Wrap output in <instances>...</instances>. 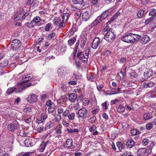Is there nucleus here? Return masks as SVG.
Listing matches in <instances>:
<instances>
[{
  "label": "nucleus",
  "mask_w": 156,
  "mask_h": 156,
  "mask_svg": "<svg viewBox=\"0 0 156 156\" xmlns=\"http://www.w3.org/2000/svg\"><path fill=\"white\" fill-rule=\"evenodd\" d=\"M141 37V36L139 35L129 33L123 36L121 40L126 42L133 44L137 41Z\"/></svg>",
  "instance_id": "f257e3e1"
},
{
  "label": "nucleus",
  "mask_w": 156,
  "mask_h": 156,
  "mask_svg": "<svg viewBox=\"0 0 156 156\" xmlns=\"http://www.w3.org/2000/svg\"><path fill=\"white\" fill-rule=\"evenodd\" d=\"M36 83L35 82H33V83H26V84H22L20 86H19V88H16L14 87L9 88L7 90L6 93L8 95H9L15 91H16V92L17 93H20L24 90L26 88L29 87L31 86L34 85Z\"/></svg>",
  "instance_id": "f03ea898"
},
{
  "label": "nucleus",
  "mask_w": 156,
  "mask_h": 156,
  "mask_svg": "<svg viewBox=\"0 0 156 156\" xmlns=\"http://www.w3.org/2000/svg\"><path fill=\"white\" fill-rule=\"evenodd\" d=\"M111 12V11L109 9L103 12L101 14L98 16L93 22L91 24V26L94 27L102 20L106 19L110 15Z\"/></svg>",
  "instance_id": "7ed1b4c3"
},
{
  "label": "nucleus",
  "mask_w": 156,
  "mask_h": 156,
  "mask_svg": "<svg viewBox=\"0 0 156 156\" xmlns=\"http://www.w3.org/2000/svg\"><path fill=\"white\" fill-rule=\"evenodd\" d=\"M115 31L112 29H110L105 34L104 38L108 42L112 43L115 40Z\"/></svg>",
  "instance_id": "20e7f679"
},
{
  "label": "nucleus",
  "mask_w": 156,
  "mask_h": 156,
  "mask_svg": "<svg viewBox=\"0 0 156 156\" xmlns=\"http://www.w3.org/2000/svg\"><path fill=\"white\" fill-rule=\"evenodd\" d=\"M89 49H86L84 52L80 51L79 50L77 55V57L80 60L84 62L87 61L89 52Z\"/></svg>",
  "instance_id": "39448f33"
},
{
  "label": "nucleus",
  "mask_w": 156,
  "mask_h": 156,
  "mask_svg": "<svg viewBox=\"0 0 156 156\" xmlns=\"http://www.w3.org/2000/svg\"><path fill=\"white\" fill-rule=\"evenodd\" d=\"M10 44L11 49L13 51L18 50L21 46L20 41L17 39H14L11 42Z\"/></svg>",
  "instance_id": "423d86ee"
},
{
  "label": "nucleus",
  "mask_w": 156,
  "mask_h": 156,
  "mask_svg": "<svg viewBox=\"0 0 156 156\" xmlns=\"http://www.w3.org/2000/svg\"><path fill=\"white\" fill-rule=\"evenodd\" d=\"M87 110L85 108H83L79 110L77 114L78 115V117L84 119L87 117Z\"/></svg>",
  "instance_id": "0eeeda50"
},
{
  "label": "nucleus",
  "mask_w": 156,
  "mask_h": 156,
  "mask_svg": "<svg viewBox=\"0 0 156 156\" xmlns=\"http://www.w3.org/2000/svg\"><path fill=\"white\" fill-rule=\"evenodd\" d=\"M17 127L18 122L16 120L14 121L12 123L9 124L7 126L8 130L12 132L15 131Z\"/></svg>",
  "instance_id": "6e6552de"
},
{
  "label": "nucleus",
  "mask_w": 156,
  "mask_h": 156,
  "mask_svg": "<svg viewBox=\"0 0 156 156\" xmlns=\"http://www.w3.org/2000/svg\"><path fill=\"white\" fill-rule=\"evenodd\" d=\"M53 23L55 26H59V28L63 27V24L64 23L62 20L60 18L55 17L53 20Z\"/></svg>",
  "instance_id": "1a4fd4ad"
},
{
  "label": "nucleus",
  "mask_w": 156,
  "mask_h": 156,
  "mask_svg": "<svg viewBox=\"0 0 156 156\" xmlns=\"http://www.w3.org/2000/svg\"><path fill=\"white\" fill-rule=\"evenodd\" d=\"M101 43L100 39L97 37L95 38L91 45L92 48L94 49H96Z\"/></svg>",
  "instance_id": "9d476101"
},
{
  "label": "nucleus",
  "mask_w": 156,
  "mask_h": 156,
  "mask_svg": "<svg viewBox=\"0 0 156 156\" xmlns=\"http://www.w3.org/2000/svg\"><path fill=\"white\" fill-rule=\"evenodd\" d=\"M37 100L36 95L34 94H31L28 96L27 101L29 103H32L35 102Z\"/></svg>",
  "instance_id": "9b49d317"
},
{
  "label": "nucleus",
  "mask_w": 156,
  "mask_h": 156,
  "mask_svg": "<svg viewBox=\"0 0 156 156\" xmlns=\"http://www.w3.org/2000/svg\"><path fill=\"white\" fill-rule=\"evenodd\" d=\"M147 12V11L146 9H141L138 11L137 16L138 18H141L144 16Z\"/></svg>",
  "instance_id": "f8f14e48"
},
{
  "label": "nucleus",
  "mask_w": 156,
  "mask_h": 156,
  "mask_svg": "<svg viewBox=\"0 0 156 156\" xmlns=\"http://www.w3.org/2000/svg\"><path fill=\"white\" fill-rule=\"evenodd\" d=\"M32 77V75L31 74H29L28 75H26L22 77V81L23 84L27 83V82L30 81Z\"/></svg>",
  "instance_id": "ddd939ff"
},
{
  "label": "nucleus",
  "mask_w": 156,
  "mask_h": 156,
  "mask_svg": "<svg viewBox=\"0 0 156 156\" xmlns=\"http://www.w3.org/2000/svg\"><path fill=\"white\" fill-rule=\"evenodd\" d=\"M150 38L149 37L146 35H143L141 39V42L143 44H145L150 41Z\"/></svg>",
  "instance_id": "4468645a"
},
{
  "label": "nucleus",
  "mask_w": 156,
  "mask_h": 156,
  "mask_svg": "<svg viewBox=\"0 0 156 156\" xmlns=\"http://www.w3.org/2000/svg\"><path fill=\"white\" fill-rule=\"evenodd\" d=\"M89 12L88 11H86L82 14V18L83 20L87 21L90 18Z\"/></svg>",
  "instance_id": "2eb2a0df"
},
{
  "label": "nucleus",
  "mask_w": 156,
  "mask_h": 156,
  "mask_svg": "<svg viewBox=\"0 0 156 156\" xmlns=\"http://www.w3.org/2000/svg\"><path fill=\"white\" fill-rule=\"evenodd\" d=\"M135 144V142L133 139H129L126 143L127 147L129 148H131L133 147Z\"/></svg>",
  "instance_id": "dca6fc26"
},
{
  "label": "nucleus",
  "mask_w": 156,
  "mask_h": 156,
  "mask_svg": "<svg viewBox=\"0 0 156 156\" xmlns=\"http://www.w3.org/2000/svg\"><path fill=\"white\" fill-rule=\"evenodd\" d=\"M147 150L145 148H140L137 151V154L138 155H147L146 153Z\"/></svg>",
  "instance_id": "f3484780"
},
{
  "label": "nucleus",
  "mask_w": 156,
  "mask_h": 156,
  "mask_svg": "<svg viewBox=\"0 0 156 156\" xmlns=\"http://www.w3.org/2000/svg\"><path fill=\"white\" fill-rule=\"evenodd\" d=\"M41 18L40 17L38 16H36L34 17L33 19L32 20L35 25L37 26H39L40 25L39 24Z\"/></svg>",
  "instance_id": "a211bd4d"
},
{
  "label": "nucleus",
  "mask_w": 156,
  "mask_h": 156,
  "mask_svg": "<svg viewBox=\"0 0 156 156\" xmlns=\"http://www.w3.org/2000/svg\"><path fill=\"white\" fill-rule=\"evenodd\" d=\"M143 87L144 88H151L153 87L154 85V83L151 82H150L148 83H144L143 84Z\"/></svg>",
  "instance_id": "6ab92c4d"
},
{
  "label": "nucleus",
  "mask_w": 156,
  "mask_h": 156,
  "mask_svg": "<svg viewBox=\"0 0 156 156\" xmlns=\"http://www.w3.org/2000/svg\"><path fill=\"white\" fill-rule=\"evenodd\" d=\"M2 57V56L0 58V63L1 66L4 67L8 65V61L6 60L3 59Z\"/></svg>",
  "instance_id": "aec40b11"
},
{
  "label": "nucleus",
  "mask_w": 156,
  "mask_h": 156,
  "mask_svg": "<svg viewBox=\"0 0 156 156\" xmlns=\"http://www.w3.org/2000/svg\"><path fill=\"white\" fill-rule=\"evenodd\" d=\"M76 99V96L74 93H71L69 96V100L72 102H74Z\"/></svg>",
  "instance_id": "412c9836"
},
{
  "label": "nucleus",
  "mask_w": 156,
  "mask_h": 156,
  "mask_svg": "<svg viewBox=\"0 0 156 156\" xmlns=\"http://www.w3.org/2000/svg\"><path fill=\"white\" fill-rule=\"evenodd\" d=\"M48 115L46 112H44L41 114L40 119H41V120H42L41 122H44L48 118Z\"/></svg>",
  "instance_id": "4be33fe9"
},
{
  "label": "nucleus",
  "mask_w": 156,
  "mask_h": 156,
  "mask_svg": "<svg viewBox=\"0 0 156 156\" xmlns=\"http://www.w3.org/2000/svg\"><path fill=\"white\" fill-rule=\"evenodd\" d=\"M24 143L27 147H31L33 146V143L31 140H30L29 139H26Z\"/></svg>",
  "instance_id": "5701e85b"
},
{
  "label": "nucleus",
  "mask_w": 156,
  "mask_h": 156,
  "mask_svg": "<svg viewBox=\"0 0 156 156\" xmlns=\"http://www.w3.org/2000/svg\"><path fill=\"white\" fill-rule=\"evenodd\" d=\"M152 118V116L150 114V113L146 112L145 113L143 116L144 119L145 120H147L151 119Z\"/></svg>",
  "instance_id": "b1692460"
},
{
  "label": "nucleus",
  "mask_w": 156,
  "mask_h": 156,
  "mask_svg": "<svg viewBox=\"0 0 156 156\" xmlns=\"http://www.w3.org/2000/svg\"><path fill=\"white\" fill-rule=\"evenodd\" d=\"M154 19L153 17H151L145 21V23L146 25L152 24L154 22Z\"/></svg>",
  "instance_id": "393cba45"
},
{
  "label": "nucleus",
  "mask_w": 156,
  "mask_h": 156,
  "mask_svg": "<svg viewBox=\"0 0 156 156\" xmlns=\"http://www.w3.org/2000/svg\"><path fill=\"white\" fill-rule=\"evenodd\" d=\"M69 16V15L68 13H66L63 14L62 16V19L64 23H65L66 21L68 19Z\"/></svg>",
  "instance_id": "a878e982"
},
{
  "label": "nucleus",
  "mask_w": 156,
  "mask_h": 156,
  "mask_svg": "<svg viewBox=\"0 0 156 156\" xmlns=\"http://www.w3.org/2000/svg\"><path fill=\"white\" fill-rule=\"evenodd\" d=\"M73 140L72 139H67L66 144V146L68 147H71L73 145Z\"/></svg>",
  "instance_id": "bb28decb"
},
{
  "label": "nucleus",
  "mask_w": 156,
  "mask_h": 156,
  "mask_svg": "<svg viewBox=\"0 0 156 156\" xmlns=\"http://www.w3.org/2000/svg\"><path fill=\"white\" fill-rule=\"evenodd\" d=\"M149 15L151 16V17H153L155 19V16H156V10L154 9H151L149 12Z\"/></svg>",
  "instance_id": "cd10ccee"
},
{
  "label": "nucleus",
  "mask_w": 156,
  "mask_h": 156,
  "mask_svg": "<svg viewBox=\"0 0 156 156\" xmlns=\"http://www.w3.org/2000/svg\"><path fill=\"white\" fill-rule=\"evenodd\" d=\"M116 145L120 151H121L122 149H123L124 148L123 144L121 142L118 141L117 142Z\"/></svg>",
  "instance_id": "c85d7f7f"
},
{
  "label": "nucleus",
  "mask_w": 156,
  "mask_h": 156,
  "mask_svg": "<svg viewBox=\"0 0 156 156\" xmlns=\"http://www.w3.org/2000/svg\"><path fill=\"white\" fill-rule=\"evenodd\" d=\"M76 40L75 37H72L68 41V43L70 46H71L74 44L76 41Z\"/></svg>",
  "instance_id": "c756f323"
},
{
  "label": "nucleus",
  "mask_w": 156,
  "mask_h": 156,
  "mask_svg": "<svg viewBox=\"0 0 156 156\" xmlns=\"http://www.w3.org/2000/svg\"><path fill=\"white\" fill-rule=\"evenodd\" d=\"M72 2L75 4L82 5L84 3L83 0H72Z\"/></svg>",
  "instance_id": "7c9ffc66"
},
{
  "label": "nucleus",
  "mask_w": 156,
  "mask_h": 156,
  "mask_svg": "<svg viewBox=\"0 0 156 156\" xmlns=\"http://www.w3.org/2000/svg\"><path fill=\"white\" fill-rule=\"evenodd\" d=\"M107 93L109 95H111L119 93H118V92L115 90H109L107 91Z\"/></svg>",
  "instance_id": "2f4dec72"
},
{
  "label": "nucleus",
  "mask_w": 156,
  "mask_h": 156,
  "mask_svg": "<svg viewBox=\"0 0 156 156\" xmlns=\"http://www.w3.org/2000/svg\"><path fill=\"white\" fill-rule=\"evenodd\" d=\"M131 133L133 135H138L140 133L139 131L135 129H132L131 131Z\"/></svg>",
  "instance_id": "473e14b6"
},
{
  "label": "nucleus",
  "mask_w": 156,
  "mask_h": 156,
  "mask_svg": "<svg viewBox=\"0 0 156 156\" xmlns=\"http://www.w3.org/2000/svg\"><path fill=\"white\" fill-rule=\"evenodd\" d=\"M25 25L29 28H32L34 27L35 25L32 21H31L30 23H25Z\"/></svg>",
  "instance_id": "72a5a7b5"
},
{
  "label": "nucleus",
  "mask_w": 156,
  "mask_h": 156,
  "mask_svg": "<svg viewBox=\"0 0 156 156\" xmlns=\"http://www.w3.org/2000/svg\"><path fill=\"white\" fill-rule=\"evenodd\" d=\"M153 73V72L152 70H149L147 73L144 74V76L147 77H149L151 76Z\"/></svg>",
  "instance_id": "f704fd0d"
},
{
  "label": "nucleus",
  "mask_w": 156,
  "mask_h": 156,
  "mask_svg": "<svg viewBox=\"0 0 156 156\" xmlns=\"http://www.w3.org/2000/svg\"><path fill=\"white\" fill-rule=\"evenodd\" d=\"M27 4L28 5H31V7H32L33 8H34L36 6L35 4H34V0H27Z\"/></svg>",
  "instance_id": "c9c22d12"
},
{
  "label": "nucleus",
  "mask_w": 156,
  "mask_h": 156,
  "mask_svg": "<svg viewBox=\"0 0 156 156\" xmlns=\"http://www.w3.org/2000/svg\"><path fill=\"white\" fill-rule=\"evenodd\" d=\"M117 110L119 113H122L124 111L125 108L122 105H120L118 107Z\"/></svg>",
  "instance_id": "e433bc0d"
},
{
  "label": "nucleus",
  "mask_w": 156,
  "mask_h": 156,
  "mask_svg": "<svg viewBox=\"0 0 156 156\" xmlns=\"http://www.w3.org/2000/svg\"><path fill=\"white\" fill-rule=\"evenodd\" d=\"M29 13H28L27 12H25L24 15H23L22 16H21L19 18H18V17L17 16L16 18H15V19H16L17 20H22V19H24L25 18H27V16L28 15Z\"/></svg>",
  "instance_id": "4c0bfd02"
},
{
  "label": "nucleus",
  "mask_w": 156,
  "mask_h": 156,
  "mask_svg": "<svg viewBox=\"0 0 156 156\" xmlns=\"http://www.w3.org/2000/svg\"><path fill=\"white\" fill-rule=\"evenodd\" d=\"M55 33L54 32H53L51 34H48L47 36H46V38L47 39L50 40L54 38L55 36Z\"/></svg>",
  "instance_id": "58836bf2"
},
{
  "label": "nucleus",
  "mask_w": 156,
  "mask_h": 156,
  "mask_svg": "<svg viewBox=\"0 0 156 156\" xmlns=\"http://www.w3.org/2000/svg\"><path fill=\"white\" fill-rule=\"evenodd\" d=\"M79 40H78L75 44V46L74 48V51H75V53L77 52V50L78 49V46L79 44Z\"/></svg>",
  "instance_id": "ea45409f"
},
{
  "label": "nucleus",
  "mask_w": 156,
  "mask_h": 156,
  "mask_svg": "<svg viewBox=\"0 0 156 156\" xmlns=\"http://www.w3.org/2000/svg\"><path fill=\"white\" fill-rule=\"evenodd\" d=\"M97 120L96 117L95 116H94L93 117H92L90 119H89V122L94 123Z\"/></svg>",
  "instance_id": "a19ab883"
},
{
  "label": "nucleus",
  "mask_w": 156,
  "mask_h": 156,
  "mask_svg": "<svg viewBox=\"0 0 156 156\" xmlns=\"http://www.w3.org/2000/svg\"><path fill=\"white\" fill-rule=\"evenodd\" d=\"M68 117L69 119L73 120L74 118L75 113H71L68 115Z\"/></svg>",
  "instance_id": "79ce46f5"
},
{
  "label": "nucleus",
  "mask_w": 156,
  "mask_h": 156,
  "mask_svg": "<svg viewBox=\"0 0 156 156\" xmlns=\"http://www.w3.org/2000/svg\"><path fill=\"white\" fill-rule=\"evenodd\" d=\"M54 110V107H52V106H49V108H48V112L49 113H52L53 112Z\"/></svg>",
  "instance_id": "37998d69"
},
{
  "label": "nucleus",
  "mask_w": 156,
  "mask_h": 156,
  "mask_svg": "<svg viewBox=\"0 0 156 156\" xmlns=\"http://www.w3.org/2000/svg\"><path fill=\"white\" fill-rule=\"evenodd\" d=\"M80 43V47L82 48H84V47L86 44V40L84 39H82Z\"/></svg>",
  "instance_id": "c03bdc74"
},
{
  "label": "nucleus",
  "mask_w": 156,
  "mask_h": 156,
  "mask_svg": "<svg viewBox=\"0 0 156 156\" xmlns=\"http://www.w3.org/2000/svg\"><path fill=\"white\" fill-rule=\"evenodd\" d=\"M51 24L50 23H48L47 24L45 28V30L46 31H48L50 29L51 27Z\"/></svg>",
  "instance_id": "a18cd8bd"
},
{
  "label": "nucleus",
  "mask_w": 156,
  "mask_h": 156,
  "mask_svg": "<svg viewBox=\"0 0 156 156\" xmlns=\"http://www.w3.org/2000/svg\"><path fill=\"white\" fill-rule=\"evenodd\" d=\"M23 119L24 121L28 123H30L31 122V119L30 117L26 118V117L24 116Z\"/></svg>",
  "instance_id": "49530a36"
},
{
  "label": "nucleus",
  "mask_w": 156,
  "mask_h": 156,
  "mask_svg": "<svg viewBox=\"0 0 156 156\" xmlns=\"http://www.w3.org/2000/svg\"><path fill=\"white\" fill-rule=\"evenodd\" d=\"M48 143V141L44 143V145L42 146V147H41V149L40 150L41 151V152H43L44 151L46 147V146Z\"/></svg>",
  "instance_id": "de8ad7c7"
},
{
  "label": "nucleus",
  "mask_w": 156,
  "mask_h": 156,
  "mask_svg": "<svg viewBox=\"0 0 156 156\" xmlns=\"http://www.w3.org/2000/svg\"><path fill=\"white\" fill-rule=\"evenodd\" d=\"M97 128L96 126L95 125H93L91 126L89 129V130L90 132H92L95 131Z\"/></svg>",
  "instance_id": "09e8293b"
},
{
  "label": "nucleus",
  "mask_w": 156,
  "mask_h": 156,
  "mask_svg": "<svg viewBox=\"0 0 156 156\" xmlns=\"http://www.w3.org/2000/svg\"><path fill=\"white\" fill-rule=\"evenodd\" d=\"M31 108L30 107H28L24 108L23 110V112L26 113L30 112L31 111Z\"/></svg>",
  "instance_id": "8fccbe9b"
},
{
  "label": "nucleus",
  "mask_w": 156,
  "mask_h": 156,
  "mask_svg": "<svg viewBox=\"0 0 156 156\" xmlns=\"http://www.w3.org/2000/svg\"><path fill=\"white\" fill-rule=\"evenodd\" d=\"M147 129L148 130L151 129L153 127V126L151 123H149L146 125V126Z\"/></svg>",
  "instance_id": "3c124183"
},
{
  "label": "nucleus",
  "mask_w": 156,
  "mask_h": 156,
  "mask_svg": "<svg viewBox=\"0 0 156 156\" xmlns=\"http://www.w3.org/2000/svg\"><path fill=\"white\" fill-rule=\"evenodd\" d=\"M73 107L75 110H77L80 108V106L78 103H77L74 105Z\"/></svg>",
  "instance_id": "603ef678"
},
{
  "label": "nucleus",
  "mask_w": 156,
  "mask_h": 156,
  "mask_svg": "<svg viewBox=\"0 0 156 156\" xmlns=\"http://www.w3.org/2000/svg\"><path fill=\"white\" fill-rule=\"evenodd\" d=\"M103 85L102 84H97V87L98 90L99 91H101L103 87Z\"/></svg>",
  "instance_id": "864d4df0"
},
{
  "label": "nucleus",
  "mask_w": 156,
  "mask_h": 156,
  "mask_svg": "<svg viewBox=\"0 0 156 156\" xmlns=\"http://www.w3.org/2000/svg\"><path fill=\"white\" fill-rule=\"evenodd\" d=\"M61 119V115L59 114H58L57 115V116L55 118V120L56 121L58 122V121H59Z\"/></svg>",
  "instance_id": "5fc2aeb1"
},
{
  "label": "nucleus",
  "mask_w": 156,
  "mask_h": 156,
  "mask_svg": "<svg viewBox=\"0 0 156 156\" xmlns=\"http://www.w3.org/2000/svg\"><path fill=\"white\" fill-rule=\"evenodd\" d=\"M62 90L64 91H66V85L62 84L61 86Z\"/></svg>",
  "instance_id": "6e6d98bb"
},
{
  "label": "nucleus",
  "mask_w": 156,
  "mask_h": 156,
  "mask_svg": "<svg viewBox=\"0 0 156 156\" xmlns=\"http://www.w3.org/2000/svg\"><path fill=\"white\" fill-rule=\"evenodd\" d=\"M53 103H52L51 101L50 100H48L46 102V104L48 106H50L52 105Z\"/></svg>",
  "instance_id": "4d7b16f0"
},
{
  "label": "nucleus",
  "mask_w": 156,
  "mask_h": 156,
  "mask_svg": "<svg viewBox=\"0 0 156 156\" xmlns=\"http://www.w3.org/2000/svg\"><path fill=\"white\" fill-rule=\"evenodd\" d=\"M24 13V11L23 9L21 8L18 12V13L20 15H22Z\"/></svg>",
  "instance_id": "13d9d810"
},
{
  "label": "nucleus",
  "mask_w": 156,
  "mask_h": 156,
  "mask_svg": "<svg viewBox=\"0 0 156 156\" xmlns=\"http://www.w3.org/2000/svg\"><path fill=\"white\" fill-rule=\"evenodd\" d=\"M149 147V148L146 149V150L147 151L146 153L147 154L146 155H149L151 152V146H150Z\"/></svg>",
  "instance_id": "bf43d9fd"
},
{
  "label": "nucleus",
  "mask_w": 156,
  "mask_h": 156,
  "mask_svg": "<svg viewBox=\"0 0 156 156\" xmlns=\"http://www.w3.org/2000/svg\"><path fill=\"white\" fill-rule=\"evenodd\" d=\"M148 143V140L147 139H145L143 140L142 144L144 145H147Z\"/></svg>",
  "instance_id": "052dcab7"
},
{
  "label": "nucleus",
  "mask_w": 156,
  "mask_h": 156,
  "mask_svg": "<svg viewBox=\"0 0 156 156\" xmlns=\"http://www.w3.org/2000/svg\"><path fill=\"white\" fill-rule=\"evenodd\" d=\"M69 110H66L63 113V115L65 117H67L68 116V114L69 113Z\"/></svg>",
  "instance_id": "680f3d73"
},
{
  "label": "nucleus",
  "mask_w": 156,
  "mask_h": 156,
  "mask_svg": "<svg viewBox=\"0 0 156 156\" xmlns=\"http://www.w3.org/2000/svg\"><path fill=\"white\" fill-rule=\"evenodd\" d=\"M69 84L72 85H75L76 84V82L75 81H70L68 82Z\"/></svg>",
  "instance_id": "e2e57ef3"
},
{
  "label": "nucleus",
  "mask_w": 156,
  "mask_h": 156,
  "mask_svg": "<svg viewBox=\"0 0 156 156\" xmlns=\"http://www.w3.org/2000/svg\"><path fill=\"white\" fill-rule=\"evenodd\" d=\"M63 108L61 107L59 108L58 110V114H60V113H62L63 112Z\"/></svg>",
  "instance_id": "0e129e2a"
},
{
  "label": "nucleus",
  "mask_w": 156,
  "mask_h": 156,
  "mask_svg": "<svg viewBox=\"0 0 156 156\" xmlns=\"http://www.w3.org/2000/svg\"><path fill=\"white\" fill-rule=\"evenodd\" d=\"M102 117L104 119H107L108 118V115L105 113H103V114Z\"/></svg>",
  "instance_id": "69168bd1"
},
{
  "label": "nucleus",
  "mask_w": 156,
  "mask_h": 156,
  "mask_svg": "<svg viewBox=\"0 0 156 156\" xmlns=\"http://www.w3.org/2000/svg\"><path fill=\"white\" fill-rule=\"evenodd\" d=\"M98 2V0H92L91 3L92 5H95Z\"/></svg>",
  "instance_id": "338daca9"
},
{
  "label": "nucleus",
  "mask_w": 156,
  "mask_h": 156,
  "mask_svg": "<svg viewBox=\"0 0 156 156\" xmlns=\"http://www.w3.org/2000/svg\"><path fill=\"white\" fill-rule=\"evenodd\" d=\"M91 112L93 115H95L98 112V110L97 109L93 110Z\"/></svg>",
  "instance_id": "774afa93"
}]
</instances>
